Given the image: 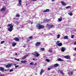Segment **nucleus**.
<instances>
[{"mask_svg": "<svg viewBox=\"0 0 76 76\" xmlns=\"http://www.w3.org/2000/svg\"><path fill=\"white\" fill-rule=\"evenodd\" d=\"M74 70H75V71H76V69Z\"/></svg>", "mask_w": 76, "mask_h": 76, "instance_id": "60", "label": "nucleus"}, {"mask_svg": "<svg viewBox=\"0 0 76 76\" xmlns=\"http://www.w3.org/2000/svg\"><path fill=\"white\" fill-rule=\"evenodd\" d=\"M45 20V21H46V22H48V21H49V20L46 19V20Z\"/></svg>", "mask_w": 76, "mask_h": 76, "instance_id": "37", "label": "nucleus"}, {"mask_svg": "<svg viewBox=\"0 0 76 76\" xmlns=\"http://www.w3.org/2000/svg\"><path fill=\"white\" fill-rule=\"evenodd\" d=\"M42 73H44V70L43 69H42L41 71V72H40V74L41 75H42Z\"/></svg>", "mask_w": 76, "mask_h": 76, "instance_id": "20", "label": "nucleus"}, {"mask_svg": "<svg viewBox=\"0 0 76 76\" xmlns=\"http://www.w3.org/2000/svg\"><path fill=\"white\" fill-rule=\"evenodd\" d=\"M69 15H70V16H72V15H73V13H72V12H69L68 13Z\"/></svg>", "mask_w": 76, "mask_h": 76, "instance_id": "24", "label": "nucleus"}, {"mask_svg": "<svg viewBox=\"0 0 76 76\" xmlns=\"http://www.w3.org/2000/svg\"><path fill=\"white\" fill-rule=\"evenodd\" d=\"M69 8H71V6H68L66 7V9H69Z\"/></svg>", "mask_w": 76, "mask_h": 76, "instance_id": "23", "label": "nucleus"}, {"mask_svg": "<svg viewBox=\"0 0 76 76\" xmlns=\"http://www.w3.org/2000/svg\"><path fill=\"white\" fill-rule=\"evenodd\" d=\"M64 39H68V36H65L64 37Z\"/></svg>", "mask_w": 76, "mask_h": 76, "instance_id": "22", "label": "nucleus"}, {"mask_svg": "<svg viewBox=\"0 0 76 76\" xmlns=\"http://www.w3.org/2000/svg\"><path fill=\"white\" fill-rule=\"evenodd\" d=\"M59 42H60L59 41H57V42H56V43H57V44H58V43H59Z\"/></svg>", "mask_w": 76, "mask_h": 76, "instance_id": "49", "label": "nucleus"}, {"mask_svg": "<svg viewBox=\"0 0 76 76\" xmlns=\"http://www.w3.org/2000/svg\"><path fill=\"white\" fill-rule=\"evenodd\" d=\"M28 23H31V21L30 20H29L28 21Z\"/></svg>", "mask_w": 76, "mask_h": 76, "instance_id": "36", "label": "nucleus"}, {"mask_svg": "<svg viewBox=\"0 0 76 76\" xmlns=\"http://www.w3.org/2000/svg\"><path fill=\"white\" fill-rule=\"evenodd\" d=\"M34 53H37L38 52H37V51H35V52H34Z\"/></svg>", "mask_w": 76, "mask_h": 76, "instance_id": "51", "label": "nucleus"}, {"mask_svg": "<svg viewBox=\"0 0 76 76\" xmlns=\"http://www.w3.org/2000/svg\"><path fill=\"white\" fill-rule=\"evenodd\" d=\"M0 70H1V71H2V72H4L5 71V69H4V68H3L2 67H0Z\"/></svg>", "mask_w": 76, "mask_h": 76, "instance_id": "7", "label": "nucleus"}, {"mask_svg": "<svg viewBox=\"0 0 76 76\" xmlns=\"http://www.w3.org/2000/svg\"><path fill=\"white\" fill-rule=\"evenodd\" d=\"M66 50V48L64 47H62L61 49V51L64 52Z\"/></svg>", "mask_w": 76, "mask_h": 76, "instance_id": "8", "label": "nucleus"}, {"mask_svg": "<svg viewBox=\"0 0 76 76\" xmlns=\"http://www.w3.org/2000/svg\"><path fill=\"white\" fill-rule=\"evenodd\" d=\"M63 58L66 59H70V56L69 55H66L63 56Z\"/></svg>", "mask_w": 76, "mask_h": 76, "instance_id": "6", "label": "nucleus"}, {"mask_svg": "<svg viewBox=\"0 0 76 76\" xmlns=\"http://www.w3.org/2000/svg\"><path fill=\"white\" fill-rule=\"evenodd\" d=\"M12 65V64H9L7 65L6 66V67H11V66Z\"/></svg>", "mask_w": 76, "mask_h": 76, "instance_id": "15", "label": "nucleus"}, {"mask_svg": "<svg viewBox=\"0 0 76 76\" xmlns=\"http://www.w3.org/2000/svg\"><path fill=\"white\" fill-rule=\"evenodd\" d=\"M15 60H17V61H20V60L18 58H15Z\"/></svg>", "mask_w": 76, "mask_h": 76, "instance_id": "32", "label": "nucleus"}, {"mask_svg": "<svg viewBox=\"0 0 76 76\" xmlns=\"http://www.w3.org/2000/svg\"><path fill=\"white\" fill-rule=\"evenodd\" d=\"M54 27V25H53L49 24V28H53Z\"/></svg>", "mask_w": 76, "mask_h": 76, "instance_id": "12", "label": "nucleus"}, {"mask_svg": "<svg viewBox=\"0 0 76 76\" xmlns=\"http://www.w3.org/2000/svg\"><path fill=\"white\" fill-rule=\"evenodd\" d=\"M58 61H64V60H62V59L60 58H59L58 59Z\"/></svg>", "mask_w": 76, "mask_h": 76, "instance_id": "21", "label": "nucleus"}, {"mask_svg": "<svg viewBox=\"0 0 76 76\" xmlns=\"http://www.w3.org/2000/svg\"><path fill=\"white\" fill-rule=\"evenodd\" d=\"M15 55H16V56H17V55H18V53H16L15 54Z\"/></svg>", "mask_w": 76, "mask_h": 76, "instance_id": "56", "label": "nucleus"}, {"mask_svg": "<svg viewBox=\"0 0 76 76\" xmlns=\"http://www.w3.org/2000/svg\"><path fill=\"white\" fill-rule=\"evenodd\" d=\"M53 69V67H51L50 68H48V70H50L51 69Z\"/></svg>", "mask_w": 76, "mask_h": 76, "instance_id": "25", "label": "nucleus"}, {"mask_svg": "<svg viewBox=\"0 0 76 76\" xmlns=\"http://www.w3.org/2000/svg\"><path fill=\"white\" fill-rule=\"evenodd\" d=\"M36 27L38 29H41L44 28V26L43 25H41L40 23H38L36 25Z\"/></svg>", "mask_w": 76, "mask_h": 76, "instance_id": "2", "label": "nucleus"}, {"mask_svg": "<svg viewBox=\"0 0 76 76\" xmlns=\"http://www.w3.org/2000/svg\"><path fill=\"white\" fill-rule=\"evenodd\" d=\"M61 3L62 4L63 6H65L67 5V4H66L64 2L61 1Z\"/></svg>", "mask_w": 76, "mask_h": 76, "instance_id": "9", "label": "nucleus"}, {"mask_svg": "<svg viewBox=\"0 0 76 76\" xmlns=\"http://www.w3.org/2000/svg\"><path fill=\"white\" fill-rule=\"evenodd\" d=\"M56 44L57 45H58V46H59V47H61V46H62V43H56Z\"/></svg>", "mask_w": 76, "mask_h": 76, "instance_id": "11", "label": "nucleus"}, {"mask_svg": "<svg viewBox=\"0 0 76 76\" xmlns=\"http://www.w3.org/2000/svg\"><path fill=\"white\" fill-rule=\"evenodd\" d=\"M29 41H30V40H29V39H28L27 41H26V42H29Z\"/></svg>", "mask_w": 76, "mask_h": 76, "instance_id": "42", "label": "nucleus"}, {"mask_svg": "<svg viewBox=\"0 0 76 76\" xmlns=\"http://www.w3.org/2000/svg\"><path fill=\"white\" fill-rule=\"evenodd\" d=\"M1 27H0V29H1Z\"/></svg>", "mask_w": 76, "mask_h": 76, "instance_id": "62", "label": "nucleus"}, {"mask_svg": "<svg viewBox=\"0 0 76 76\" xmlns=\"http://www.w3.org/2000/svg\"><path fill=\"white\" fill-rule=\"evenodd\" d=\"M6 67L7 68H9V67Z\"/></svg>", "mask_w": 76, "mask_h": 76, "instance_id": "57", "label": "nucleus"}, {"mask_svg": "<svg viewBox=\"0 0 76 76\" xmlns=\"http://www.w3.org/2000/svg\"><path fill=\"white\" fill-rule=\"evenodd\" d=\"M68 74L70 75V72H68Z\"/></svg>", "mask_w": 76, "mask_h": 76, "instance_id": "52", "label": "nucleus"}, {"mask_svg": "<svg viewBox=\"0 0 76 76\" xmlns=\"http://www.w3.org/2000/svg\"><path fill=\"white\" fill-rule=\"evenodd\" d=\"M16 45V43H13L12 44V45L13 47H15V45Z\"/></svg>", "mask_w": 76, "mask_h": 76, "instance_id": "18", "label": "nucleus"}, {"mask_svg": "<svg viewBox=\"0 0 76 76\" xmlns=\"http://www.w3.org/2000/svg\"><path fill=\"white\" fill-rule=\"evenodd\" d=\"M45 50V48H41V50L42 51H44Z\"/></svg>", "mask_w": 76, "mask_h": 76, "instance_id": "30", "label": "nucleus"}, {"mask_svg": "<svg viewBox=\"0 0 76 76\" xmlns=\"http://www.w3.org/2000/svg\"><path fill=\"white\" fill-rule=\"evenodd\" d=\"M27 4H26V6H27Z\"/></svg>", "mask_w": 76, "mask_h": 76, "instance_id": "58", "label": "nucleus"}, {"mask_svg": "<svg viewBox=\"0 0 76 76\" xmlns=\"http://www.w3.org/2000/svg\"><path fill=\"white\" fill-rule=\"evenodd\" d=\"M49 10H50L49 9H47L45 10H44L43 11V13H45L46 12H47L49 11Z\"/></svg>", "mask_w": 76, "mask_h": 76, "instance_id": "14", "label": "nucleus"}, {"mask_svg": "<svg viewBox=\"0 0 76 76\" xmlns=\"http://www.w3.org/2000/svg\"><path fill=\"white\" fill-rule=\"evenodd\" d=\"M19 3L17 5V6H20L22 5V0H18Z\"/></svg>", "mask_w": 76, "mask_h": 76, "instance_id": "5", "label": "nucleus"}, {"mask_svg": "<svg viewBox=\"0 0 76 76\" xmlns=\"http://www.w3.org/2000/svg\"><path fill=\"white\" fill-rule=\"evenodd\" d=\"M23 47H24V48H25V47H26V45H23Z\"/></svg>", "mask_w": 76, "mask_h": 76, "instance_id": "45", "label": "nucleus"}, {"mask_svg": "<svg viewBox=\"0 0 76 76\" xmlns=\"http://www.w3.org/2000/svg\"><path fill=\"white\" fill-rule=\"evenodd\" d=\"M20 16V15L19 14V13H17L16 15V17H17V18H19Z\"/></svg>", "mask_w": 76, "mask_h": 76, "instance_id": "17", "label": "nucleus"}, {"mask_svg": "<svg viewBox=\"0 0 76 76\" xmlns=\"http://www.w3.org/2000/svg\"><path fill=\"white\" fill-rule=\"evenodd\" d=\"M49 25H49V24H47V25H46V26H49Z\"/></svg>", "mask_w": 76, "mask_h": 76, "instance_id": "46", "label": "nucleus"}, {"mask_svg": "<svg viewBox=\"0 0 76 76\" xmlns=\"http://www.w3.org/2000/svg\"><path fill=\"white\" fill-rule=\"evenodd\" d=\"M41 42H37L36 43V44H35V45L36 47H38L39 46H40L41 45Z\"/></svg>", "mask_w": 76, "mask_h": 76, "instance_id": "4", "label": "nucleus"}, {"mask_svg": "<svg viewBox=\"0 0 76 76\" xmlns=\"http://www.w3.org/2000/svg\"><path fill=\"white\" fill-rule=\"evenodd\" d=\"M75 31H76V30H75Z\"/></svg>", "mask_w": 76, "mask_h": 76, "instance_id": "64", "label": "nucleus"}, {"mask_svg": "<svg viewBox=\"0 0 76 76\" xmlns=\"http://www.w3.org/2000/svg\"><path fill=\"white\" fill-rule=\"evenodd\" d=\"M37 65V63H36L34 65Z\"/></svg>", "mask_w": 76, "mask_h": 76, "instance_id": "55", "label": "nucleus"}, {"mask_svg": "<svg viewBox=\"0 0 76 76\" xmlns=\"http://www.w3.org/2000/svg\"><path fill=\"white\" fill-rule=\"evenodd\" d=\"M74 37H75V35H72L71 36V38H73Z\"/></svg>", "mask_w": 76, "mask_h": 76, "instance_id": "39", "label": "nucleus"}, {"mask_svg": "<svg viewBox=\"0 0 76 76\" xmlns=\"http://www.w3.org/2000/svg\"><path fill=\"white\" fill-rule=\"evenodd\" d=\"M32 25V24H33V23H34V22H33L31 21V23H30Z\"/></svg>", "mask_w": 76, "mask_h": 76, "instance_id": "48", "label": "nucleus"}, {"mask_svg": "<svg viewBox=\"0 0 76 76\" xmlns=\"http://www.w3.org/2000/svg\"><path fill=\"white\" fill-rule=\"evenodd\" d=\"M1 44H3V43H4V41H3L1 42Z\"/></svg>", "mask_w": 76, "mask_h": 76, "instance_id": "34", "label": "nucleus"}, {"mask_svg": "<svg viewBox=\"0 0 76 76\" xmlns=\"http://www.w3.org/2000/svg\"><path fill=\"white\" fill-rule=\"evenodd\" d=\"M14 65H15V67H19V66H18V65L16 66V64H15Z\"/></svg>", "mask_w": 76, "mask_h": 76, "instance_id": "47", "label": "nucleus"}, {"mask_svg": "<svg viewBox=\"0 0 76 76\" xmlns=\"http://www.w3.org/2000/svg\"><path fill=\"white\" fill-rule=\"evenodd\" d=\"M14 40L16 41H19V39L18 38V37H15L14 38Z\"/></svg>", "mask_w": 76, "mask_h": 76, "instance_id": "10", "label": "nucleus"}, {"mask_svg": "<svg viewBox=\"0 0 76 76\" xmlns=\"http://www.w3.org/2000/svg\"><path fill=\"white\" fill-rule=\"evenodd\" d=\"M60 73L62 75H64V73H63V72L62 71H60Z\"/></svg>", "mask_w": 76, "mask_h": 76, "instance_id": "28", "label": "nucleus"}, {"mask_svg": "<svg viewBox=\"0 0 76 76\" xmlns=\"http://www.w3.org/2000/svg\"><path fill=\"white\" fill-rule=\"evenodd\" d=\"M46 61L47 62H50V59H46Z\"/></svg>", "mask_w": 76, "mask_h": 76, "instance_id": "31", "label": "nucleus"}, {"mask_svg": "<svg viewBox=\"0 0 76 76\" xmlns=\"http://www.w3.org/2000/svg\"><path fill=\"white\" fill-rule=\"evenodd\" d=\"M7 26L8 27H10L8 28V30L9 31L11 32L13 30V25H12V24H8V25H7Z\"/></svg>", "mask_w": 76, "mask_h": 76, "instance_id": "1", "label": "nucleus"}, {"mask_svg": "<svg viewBox=\"0 0 76 76\" xmlns=\"http://www.w3.org/2000/svg\"><path fill=\"white\" fill-rule=\"evenodd\" d=\"M30 65H34V64L33 63V62H31V63H30Z\"/></svg>", "mask_w": 76, "mask_h": 76, "instance_id": "40", "label": "nucleus"}, {"mask_svg": "<svg viewBox=\"0 0 76 76\" xmlns=\"http://www.w3.org/2000/svg\"><path fill=\"white\" fill-rule=\"evenodd\" d=\"M14 22H15V23H18V22L17 21H14Z\"/></svg>", "mask_w": 76, "mask_h": 76, "instance_id": "44", "label": "nucleus"}, {"mask_svg": "<svg viewBox=\"0 0 76 76\" xmlns=\"http://www.w3.org/2000/svg\"><path fill=\"white\" fill-rule=\"evenodd\" d=\"M28 56V55H26L24 56V57H23V58H22V59H25V58H26V57H27Z\"/></svg>", "mask_w": 76, "mask_h": 76, "instance_id": "13", "label": "nucleus"}, {"mask_svg": "<svg viewBox=\"0 0 76 76\" xmlns=\"http://www.w3.org/2000/svg\"><path fill=\"white\" fill-rule=\"evenodd\" d=\"M49 52H50V53H52V52H53V50L51 49H50L49 50Z\"/></svg>", "mask_w": 76, "mask_h": 76, "instance_id": "26", "label": "nucleus"}, {"mask_svg": "<svg viewBox=\"0 0 76 76\" xmlns=\"http://www.w3.org/2000/svg\"><path fill=\"white\" fill-rule=\"evenodd\" d=\"M71 74L72 75H73V72L72 71V72H71Z\"/></svg>", "mask_w": 76, "mask_h": 76, "instance_id": "41", "label": "nucleus"}, {"mask_svg": "<svg viewBox=\"0 0 76 76\" xmlns=\"http://www.w3.org/2000/svg\"><path fill=\"white\" fill-rule=\"evenodd\" d=\"M52 1H54V0H52Z\"/></svg>", "mask_w": 76, "mask_h": 76, "instance_id": "59", "label": "nucleus"}, {"mask_svg": "<svg viewBox=\"0 0 76 76\" xmlns=\"http://www.w3.org/2000/svg\"><path fill=\"white\" fill-rule=\"evenodd\" d=\"M36 60H37V59H36Z\"/></svg>", "mask_w": 76, "mask_h": 76, "instance_id": "63", "label": "nucleus"}, {"mask_svg": "<svg viewBox=\"0 0 76 76\" xmlns=\"http://www.w3.org/2000/svg\"><path fill=\"white\" fill-rule=\"evenodd\" d=\"M26 61H21V63H26Z\"/></svg>", "mask_w": 76, "mask_h": 76, "instance_id": "35", "label": "nucleus"}, {"mask_svg": "<svg viewBox=\"0 0 76 76\" xmlns=\"http://www.w3.org/2000/svg\"><path fill=\"white\" fill-rule=\"evenodd\" d=\"M32 36H30L28 37V38H29V39H32Z\"/></svg>", "mask_w": 76, "mask_h": 76, "instance_id": "33", "label": "nucleus"}, {"mask_svg": "<svg viewBox=\"0 0 76 76\" xmlns=\"http://www.w3.org/2000/svg\"><path fill=\"white\" fill-rule=\"evenodd\" d=\"M58 20L59 22H61L62 20V18H58Z\"/></svg>", "mask_w": 76, "mask_h": 76, "instance_id": "27", "label": "nucleus"}, {"mask_svg": "<svg viewBox=\"0 0 76 76\" xmlns=\"http://www.w3.org/2000/svg\"><path fill=\"white\" fill-rule=\"evenodd\" d=\"M7 4H8L7 2L6 3H5V5H7Z\"/></svg>", "mask_w": 76, "mask_h": 76, "instance_id": "50", "label": "nucleus"}, {"mask_svg": "<svg viewBox=\"0 0 76 76\" xmlns=\"http://www.w3.org/2000/svg\"><path fill=\"white\" fill-rule=\"evenodd\" d=\"M17 67H15V68H17Z\"/></svg>", "mask_w": 76, "mask_h": 76, "instance_id": "61", "label": "nucleus"}, {"mask_svg": "<svg viewBox=\"0 0 76 76\" xmlns=\"http://www.w3.org/2000/svg\"><path fill=\"white\" fill-rule=\"evenodd\" d=\"M58 66V64H56L54 65L53 67H57Z\"/></svg>", "mask_w": 76, "mask_h": 76, "instance_id": "19", "label": "nucleus"}, {"mask_svg": "<svg viewBox=\"0 0 76 76\" xmlns=\"http://www.w3.org/2000/svg\"><path fill=\"white\" fill-rule=\"evenodd\" d=\"M74 44L76 45V41L75 42V43H74Z\"/></svg>", "mask_w": 76, "mask_h": 76, "instance_id": "53", "label": "nucleus"}, {"mask_svg": "<svg viewBox=\"0 0 76 76\" xmlns=\"http://www.w3.org/2000/svg\"><path fill=\"white\" fill-rule=\"evenodd\" d=\"M33 60L35 61V58H33Z\"/></svg>", "mask_w": 76, "mask_h": 76, "instance_id": "54", "label": "nucleus"}, {"mask_svg": "<svg viewBox=\"0 0 76 76\" xmlns=\"http://www.w3.org/2000/svg\"><path fill=\"white\" fill-rule=\"evenodd\" d=\"M6 6H3V7L1 9L0 11L1 12H4V11H6Z\"/></svg>", "mask_w": 76, "mask_h": 76, "instance_id": "3", "label": "nucleus"}, {"mask_svg": "<svg viewBox=\"0 0 76 76\" xmlns=\"http://www.w3.org/2000/svg\"><path fill=\"white\" fill-rule=\"evenodd\" d=\"M14 68H12V69H11L10 70V72H13V70Z\"/></svg>", "mask_w": 76, "mask_h": 76, "instance_id": "29", "label": "nucleus"}, {"mask_svg": "<svg viewBox=\"0 0 76 76\" xmlns=\"http://www.w3.org/2000/svg\"><path fill=\"white\" fill-rule=\"evenodd\" d=\"M0 76H4V74H0Z\"/></svg>", "mask_w": 76, "mask_h": 76, "instance_id": "43", "label": "nucleus"}, {"mask_svg": "<svg viewBox=\"0 0 76 76\" xmlns=\"http://www.w3.org/2000/svg\"><path fill=\"white\" fill-rule=\"evenodd\" d=\"M39 55H40V54H39L38 53H35V54H34V56L35 57H38V56H39Z\"/></svg>", "mask_w": 76, "mask_h": 76, "instance_id": "16", "label": "nucleus"}, {"mask_svg": "<svg viewBox=\"0 0 76 76\" xmlns=\"http://www.w3.org/2000/svg\"><path fill=\"white\" fill-rule=\"evenodd\" d=\"M60 34H58L57 36V38H60Z\"/></svg>", "mask_w": 76, "mask_h": 76, "instance_id": "38", "label": "nucleus"}]
</instances>
